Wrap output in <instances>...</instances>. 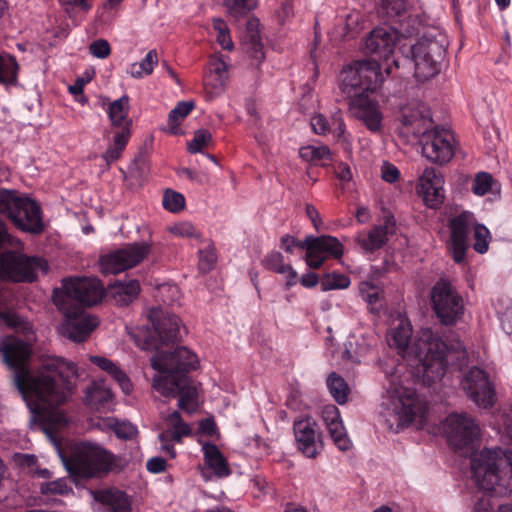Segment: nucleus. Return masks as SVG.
Returning a JSON list of instances; mask_svg holds the SVG:
<instances>
[{
  "mask_svg": "<svg viewBox=\"0 0 512 512\" xmlns=\"http://www.w3.org/2000/svg\"><path fill=\"white\" fill-rule=\"evenodd\" d=\"M59 2L70 17L79 13H87L92 8L91 0H59Z\"/></svg>",
  "mask_w": 512,
  "mask_h": 512,
  "instance_id": "680f3d73",
  "label": "nucleus"
},
{
  "mask_svg": "<svg viewBox=\"0 0 512 512\" xmlns=\"http://www.w3.org/2000/svg\"><path fill=\"white\" fill-rule=\"evenodd\" d=\"M305 262L314 269L320 268L328 258H340L344 253L343 244L333 236L307 237Z\"/></svg>",
  "mask_w": 512,
  "mask_h": 512,
  "instance_id": "6ab92c4d",
  "label": "nucleus"
},
{
  "mask_svg": "<svg viewBox=\"0 0 512 512\" xmlns=\"http://www.w3.org/2000/svg\"><path fill=\"white\" fill-rule=\"evenodd\" d=\"M471 477L479 489L506 495L512 492V450L495 447L475 452Z\"/></svg>",
  "mask_w": 512,
  "mask_h": 512,
  "instance_id": "20e7f679",
  "label": "nucleus"
},
{
  "mask_svg": "<svg viewBox=\"0 0 512 512\" xmlns=\"http://www.w3.org/2000/svg\"><path fill=\"white\" fill-rule=\"evenodd\" d=\"M461 388L480 408H490L495 403V390L487 373L478 368H471L461 381Z\"/></svg>",
  "mask_w": 512,
  "mask_h": 512,
  "instance_id": "a211bd4d",
  "label": "nucleus"
},
{
  "mask_svg": "<svg viewBox=\"0 0 512 512\" xmlns=\"http://www.w3.org/2000/svg\"><path fill=\"white\" fill-rule=\"evenodd\" d=\"M394 232V222L387 219L383 225H379L367 233H359L357 243L365 252H373L381 248L388 240V235Z\"/></svg>",
  "mask_w": 512,
  "mask_h": 512,
  "instance_id": "c756f323",
  "label": "nucleus"
},
{
  "mask_svg": "<svg viewBox=\"0 0 512 512\" xmlns=\"http://www.w3.org/2000/svg\"><path fill=\"white\" fill-rule=\"evenodd\" d=\"M442 431L447 441L455 449L472 445L480 436V427L467 413H451L442 423Z\"/></svg>",
  "mask_w": 512,
  "mask_h": 512,
  "instance_id": "2eb2a0df",
  "label": "nucleus"
},
{
  "mask_svg": "<svg viewBox=\"0 0 512 512\" xmlns=\"http://www.w3.org/2000/svg\"><path fill=\"white\" fill-rule=\"evenodd\" d=\"M412 325L404 315L395 317L386 333L389 347L397 350L407 362L409 371L403 365L385 368L388 384L382 396L380 416L387 427L395 432L411 424L421 426L427 412L426 403L410 385V375L424 385L440 381L447 368V347L430 328H422L412 339Z\"/></svg>",
  "mask_w": 512,
  "mask_h": 512,
  "instance_id": "f257e3e1",
  "label": "nucleus"
},
{
  "mask_svg": "<svg viewBox=\"0 0 512 512\" xmlns=\"http://www.w3.org/2000/svg\"><path fill=\"white\" fill-rule=\"evenodd\" d=\"M213 28L216 31V40L218 44L223 49L231 51L234 48V44L230 37L227 24L222 19L217 18L213 20Z\"/></svg>",
  "mask_w": 512,
  "mask_h": 512,
  "instance_id": "bf43d9fd",
  "label": "nucleus"
},
{
  "mask_svg": "<svg viewBox=\"0 0 512 512\" xmlns=\"http://www.w3.org/2000/svg\"><path fill=\"white\" fill-rule=\"evenodd\" d=\"M432 119L429 111L420 106L416 109H405L403 112L401 133L404 135H414L420 137V140L432 131Z\"/></svg>",
  "mask_w": 512,
  "mask_h": 512,
  "instance_id": "cd10ccee",
  "label": "nucleus"
},
{
  "mask_svg": "<svg viewBox=\"0 0 512 512\" xmlns=\"http://www.w3.org/2000/svg\"><path fill=\"white\" fill-rule=\"evenodd\" d=\"M444 177L433 167H426L418 178L416 192L428 208H438L445 199Z\"/></svg>",
  "mask_w": 512,
  "mask_h": 512,
  "instance_id": "412c9836",
  "label": "nucleus"
},
{
  "mask_svg": "<svg viewBox=\"0 0 512 512\" xmlns=\"http://www.w3.org/2000/svg\"><path fill=\"white\" fill-rule=\"evenodd\" d=\"M472 231L474 237V250L480 254L486 253L488 251L489 243L491 240L489 230L484 225L478 224L475 221V225H473Z\"/></svg>",
  "mask_w": 512,
  "mask_h": 512,
  "instance_id": "6e6d98bb",
  "label": "nucleus"
},
{
  "mask_svg": "<svg viewBox=\"0 0 512 512\" xmlns=\"http://www.w3.org/2000/svg\"><path fill=\"white\" fill-rule=\"evenodd\" d=\"M104 287L97 278H72L65 279L62 287L54 291L65 299L67 305H75L74 302L92 306L99 303L104 296Z\"/></svg>",
  "mask_w": 512,
  "mask_h": 512,
  "instance_id": "4468645a",
  "label": "nucleus"
},
{
  "mask_svg": "<svg viewBox=\"0 0 512 512\" xmlns=\"http://www.w3.org/2000/svg\"><path fill=\"white\" fill-rule=\"evenodd\" d=\"M503 331L512 338V299H501L497 308Z\"/></svg>",
  "mask_w": 512,
  "mask_h": 512,
  "instance_id": "4d7b16f0",
  "label": "nucleus"
},
{
  "mask_svg": "<svg viewBox=\"0 0 512 512\" xmlns=\"http://www.w3.org/2000/svg\"><path fill=\"white\" fill-rule=\"evenodd\" d=\"M322 419L334 442L341 451H347L352 447V442L347 434L338 408L327 405L322 409Z\"/></svg>",
  "mask_w": 512,
  "mask_h": 512,
  "instance_id": "c85d7f7f",
  "label": "nucleus"
},
{
  "mask_svg": "<svg viewBox=\"0 0 512 512\" xmlns=\"http://www.w3.org/2000/svg\"><path fill=\"white\" fill-rule=\"evenodd\" d=\"M259 26L260 24L258 19H251L247 24L249 33V44L247 46V50L251 53V57L256 64L262 63L265 59L263 45L259 37Z\"/></svg>",
  "mask_w": 512,
  "mask_h": 512,
  "instance_id": "79ce46f5",
  "label": "nucleus"
},
{
  "mask_svg": "<svg viewBox=\"0 0 512 512\" xmlns=\"http://www.w3.org/2000/svg\"><path fill=\"white\" fill-rule=\"evenodd\" d=\"M158 63V56L155 50H150L140 62L132 63L127 73L133 78H143L150 75Z\"/></svg>",
  "mask_w": 512,
  "mask_h": 512,
  "instance_id": "a18cd8bd",
  "label": "nucleus"
},
{
  "mask_svg": "<svg viewBox=\"0 0 512 512\" xmlns=\"http://www.w3.org/2000/svg\"><path fill=\"white\" fill-rule=\"evenodd\" d=\"M168 233L177 238L201 240L200 231L188 221H179L166 227Z\"/></svg>",
  "mask_w": 512,
  "mask_h": 512,
  "instance_id": "8fccbe9b",
  "label": "nucleus"
},
{
  "mask_svg": "<svg viewBox=\"0 0 512 512\" xmlns=\"http://www.w3.org/2000/svg\"><path fill=\"white\" fill-rule=\"evenodd\" d=\"M162 205L165 210L171 213H178L185 207V197L177 191L167 189L163 193Z\"/></svg>",
  "mask_w": 512,
  "mask_h": 512,
  "instance_id": "5fc2aeb1",
  "label": "nucleus"
},
{
  "mask_svg": "<svg viewBox=\"0 0 512 512\" xmlns=\"http://www.w3.org/2000/svg\"><path fill=\"white\" fill-rule=\"evenodd\" d=\"M496 425L499 433L512 442V409L507 408L497 416Z\"/></svg>",
  "mask_w": 512,
  "mask_h": 512,
  "instance_id": "0e129e2a",
  "label": "nucleus"
},
{
  "mask_svg": "<svg viewBox=\"0 0 512 512\" xmlns=\"http://www.w3.org/2000/svg\"><path fill=\"white\" fill-rule=\"evenodd\" d=\"M230 67L228 56L214 54L210 57L204 77V89L208 100H214L224 93L229 81Z\"/></svg>",
  "mask_w": 512,
  "mask_h": 512,
  "instance_id": "aec40b11",
  "label": "nucleus"
},
{
  "mask_svg": "<svg viewBox=\"0 0 512 512\" xmlns=\"http://www.w3.org/2000/svg\"><path fill=\"white\" fill-rule=\"evenodd\" d=\"M198 441L202 445L203 452V478L210 480L212 477L224 478L229 476L231 473L230 467L219 448L214 444L202 442L201 439Z\"/></svg>",
  "mask_w": 512,
  "mask_h": 512,
  "instance_id": "a878e982",
  "label": "nucleus"
},
{
  "mask_svg": "<svg viewBox=\"0 0 512 512\" xmlns=\"http://www.w3.org/2000/svg\"><path fill=\"white\" fill-rule=\"evenodd\" d=\"M129 138L130 130L128 127L122 128L121 131L114 135L112 143L102 155V158L108 165L120 158Z\"/></svg>",
  "mask_w": 512,
  "mask_h": 512,
  "instance_id": "a19ab883",
  "label": "nucleus"
},
{
  "mask_svg": "<svg viewBox=\"0 0 512 512\" xmlns=\"http://www.w3.org/2000/svg\"><path fill=\"white\" fill-rule=\"evenodd\" d=\"M431 302L435 314L445 325L455 324L464 314L462 297L447 281L440 280L433 286Z\"/></svg>",
  "mask_w": 512,
  "mask_h": 512,
  "instance_id": "f8f14e48",
  "label": "nucleus"
},
{
  "mask_svg": "<svg viewBox=\"0 0 512 512\" xmlns=\"http://www.w3.org/2000/svg\"><path fill=\"white\" fill-rule=\"evenodd\" d=\"M350 111L369 131L373 133L381 131L384 116L377 100L360 93L351 100Z\"/></svg>",
  "mask_w": 512,
  "mask_h": 512,
  "instance_id": "5701e85b",
  "label": "nucleus"
},
{
  "mask_svg": "<svg viewBox=\"0 0 512 512\" xmlns=\"http://www.w3.org/2000/svg\"><path fill=\"white\" fill-rule=\"evenodd\" d=\"M350 278L341 273L331 272L323 276L320 281L322 291L346 289L350 286Z\"/></svg>",
  "mask_w": 512,
  "mask_h": 512,
  "instance_id": "864d4df0",
  "label": "nucleus"
},
{
  "mask_svg": "<svg viewBox=\"0 0 512 512\" xmlns=\"http://www.w3.org/2000/svg\"><path fill=\"white\" fill-rule=\"evenodd\" d=\"M359 294L368 304L372 312H378L381 308L382 290L371 281H362L359 284Z\"/></svg>",
  "mask_w": 512,
  "mask_h": 512,
  "instance_id": "49530a36",
  "label": "nucleus"
},
{
  "mask_svg": "<svg viewBox=\"0 0 512 512\" xmlns=\"http://www.w3.org/2000/svg\"><path fill=\"white\" fill-rule=\"evenodd\" d=\"M18 64L13 56L0 53V83L11 84L16 81Z\"/></svg>",
  "mask_w": 512,
  "mask_h": 512,
  "instance_id": "09e8293b",
  "label": "nucleus"
},
{
  "mask_svg": "<svg viewBox=\"0 0 512 512\" xmlns=\"http://www.w3.org/2000/svg\"><path fill=\"white\" fill-rule=\"evenodd\" d=\"M152 242L128 244L100 258V270L105 274H117L140 264L151 252Z\"/></svg>",
  "mask_w": 512,
  "mask_h": 512,
  "instance_id": "ddd939ff",
  "label": "nucleus"
},
{
  "mask_svg": "<svg viewBox=\"0 0 512 512\" xmlns=\"http://www.w3.org/2000/svg\"><path fill=\"white\" fill-rule=\"evenodd\" d=\"M162 427L164 430L158 436L161 442L160 449L171 458H175L176 452L172 440L180 442L183 437L191 434L192 429L182 420L177 411H172L163 416Z\"/></svg>",
  "mask_w": 512,
  "mask_h": 512,
  "instance_id": "b1692460",
  "label": "nucleus"
},
{
  "mask_svg": "<svg viewBox=\"0 0 512 512\" xmlns=\"http://www.w3.org/2000/svg\"><path fill=\"white\" fill-rule=\"evenodd\" d=\"M193 101H180L169 112L166 131L171 135L182 134L181 124L194 109Z\"/></svg>",
  "mask_w": 512,
  "mask_h": 512,
  "instance_id": "4c0bfd02",
  "label": "nucleus"
},
{
  "mask_svg": "<svg viewBox=\"0 0 512 512\" xmlns=\"http://www.w3.org/2000/svg\"><path fill=\"white\" fill-rule=\"evenodd\" d=\"M406 10V0H378L377 2V12L382 17H401Z\"/></svg>",
  "mask_w": 512,
  "mask_h": 512,
  "instance_id": "3c124183",
  "label": "nucleus"
},
{
  "mask_svg": "<svg viewBox=\"0 0 512 512\" xmlns=\"http://www.w3.org/2000/svg\"><path fill=\"white\" fill-rule=\"evenodd\" d=\"M103 428H109L115 432L117 437L130 440L137 436L138 430L135 425L127 421H120L114 417L103 420Z\"/></svg>",
  "mask_w": 512,
  "mask_h": 512,
  "instance_id": "de8ad7c7",
  "label": "nucleus"
},
{
  "mask_svg": "<svg viewBox=\"0 0 512 512\" xmlns=\"http://www.w3.org/2000/svg\"><path fill=\"white\" fill-rule=\"evenodd\" d=\"M370 350L371 344L365 337L351 335L343 344V348L340 351V357L348 362L359 363L370 352Z\"/></svg>",
  "mask_w": 512,
  "mask_h": 512,
  "instance_id": "c9c22d12",
  "label": "nucleus"
},
{
  "mask_svg": "<svg viewBox=\"0 0 512 512\" xmlns=\"http://www.w3.org/2000/svg\"><path fill=\"white\" fill-rule=\"evenodd\" d=\"M129 97L123 95L109 104L108 116L113 126L128 127Z\"/></svg>",
  "mask_w": 512,
  "mask_h": 512,
  "instance_id": "ea45409f",
  "label": "nucleus"
},
{
  "mask_svg": "<svg viewBox=\"0 0 512 512\" xmlns=\"http://www.w3.org/2000/svg\"><path fill=\"white\" fill-rule=\"evenodd\" d=\"M40 490L44 495H65L72 491L64 479L44 483L41 485Z\"/></svg>",
  "mask_w": 512,
  "mask_h": 512,
  "instance_id": "69168bd1",
  "label": "nucleus"
},
{
  "mask_svg": "<svg viewBox=\"0 0 512 512\" xmlns=\"http://www.w3.org/2000/svg\"><path fill=\"white\" fill-rule=\"evenodd\" d=\"M473 512H512V503L499 505L495 509L492 499L484 495L474 504Z\"/></svg>",
  "mask_w": 512,
  "mask_h": 512,
  "instance_id": "052dcab7",
  "label": "nucleus"
},
{
  "mask_svg": "<svg viewBox=\"0 0 512 512\" xmlns=\"http://www.w3.org/2000/svg\"><path fill=\"white\" fill-rule=\"evenodd\" d=\"M56 448L66 470L73 476L88 478L121 468L118 458L96 443H75L71 445L69 455Z\"/></svg>",
  "mask_w": 512,
  "mask_h": 512,
  "instance_id": "423d86ee",
  "label": "nucleus"
},
{
  "mask_svg": "<svg viewBox=\"0 0 512 512\" xmlns=\"http://www.w3.org/2000/svg\"><path fill=\"white\" fill-rule=\"evenodd\" d=\"M381 179L387 183H395L401 177L400 170L392 163L383 161L380 166Z\"/></svg>",
  "mask_w": 512,
  "mask_h": 512,
  "instance_id": "774afa93",
  "label": "nucleus"
},
{
  "mask_svg": "<svg viewBox=\"0 0 512 512\" xmlns=\"http://www.w3.org/2000/svg\"><path fill=\"white\" fill-rule=\"evenodd\" d=\"M145 317L146 324L126 326L128 335L140 349L155 350L182 337L184 328L181 320L168 310L151 307Z\"/></svg>",
  "mask_w": 512,
  "mask_h": 512,
  "instance_id": "39448f33",
  "label": "nucleus"
},
{
  "mask_svg": "<svg viewBox=\"0 0 512 512\" xmlns=\"http://www.w3.org/2000/svg\"><path fill=\"white\" fill-rule=\"evenodd\" d=\"M447 41L444 36L439 38L423 37L411 47L415 66V77L426 81L436 76L445 57Z\"/></svg>",
  "mask_w": 512,
  "mask_h": 512,
  "instance_id": "1a4fd4ad",
  "label": "nucleus"
},
{
  "mask_svg": "<svg viewBox=\"0 0 512 512\" xmlns=\"http://www.w3.org/2000/svg\"><path fill=\"white\" fill-rule=\"evenodd\" d=\"M89 53L98 59H105L111 53V47L107 40L105 39H97L93 41L89 47Z\"/></svg>",
  "mask_w": 512,
  "mask_h": 512,
  "instance_id": "338daca9",
  "label": "nucleus"
},
{
  "mask_svg": "<svg viewBox=\"0 0 512 512\" xmlns=\"http://www.w3.org/2000/svg\"><path fill=\"white\" fill-rule=\"evenodd\" d=\"M364 28V17L356 9L341 11L335 19V24L330 32L331 38L340 41L355 37Z\"/></svg>",
  "mask_w": 512,
  "mask_h": 512,
  "instance_id": "bb28decb",
  "label": "nucleus"
},
{
  "mask_svg": "<svg viewBox=\"0 0 512 512\" xmlns=\"http://www.w3.org/2000/svg\"><path fill=\"white\" fill-rule=\"evenodd\" d=\"M89 360L97 368L106 372L119 385L123 393L129 395L133 390V385L127 374L111 359L101 355H90Z\"/></svg>",
  "mask_w": 512,
  "mask_h": 512,
  "instance_id": "7c9ffc66",
  "label": "nucleus"
},
{
  "mask_svg": "<svg viewBox=\"0 0 512 512\" xmlns=\"http://www.w3.org/2000/svg\"><path fill=\"white\" fill-rule=\"evenodd\" d=\"M20 196L16 191L0 189V213L6 214L10 218Z\"/></svg>",
  "mask_w": 512,
  "mask_h": 512,
  "instance_id": "e2e57ef3",
  "label": "nucleus"
},
{
  "mask_svg": "<svg viewBox=\"0 0 512 512\" xmlns=\"http://www.w3.org/2000/svg\"><path fill=\"white\" fill-rule=\"evenodd\" d=\"M300 157L310 163L326 165L332 160L330 149L326 145H307L299 149Z\"/></svg>",
  "mask_w": 512,
  "mask_h": 512,
  "instance_id": "c03bdc74",
  "label": "nucleus"
},
{
  "mask_svg": "<svg viewBox=\"0 0 512 512\" xmlns=\"http://www.w3.org/2000/svg\"><path fill=\"white\" fill-rule=\"evenodd\" d=\"M212 143V134L206 129L197 130L193 138L187 143V150L192 153H202L204 148Z\"/></svg>",
  "mask_w": 512,
  "mask_h": 512,
  "instance_id": "13d9d810",
  "label": "nucleus"
},
{
  "mask_svg": "<svg viewBox=\"0 0 512 512\" xmlns=\"http://www.w3.org/2000/svg\"><path fill=\"white\" fill-rule=\"evenodd\" d=\"M10 220L18 229L29 233L38 234L44 228L39 205L23 195L16 202Z\"/></svg>",
  "mask_w": 512,
  "mask_h": 512,
  "instance_id": "4be33fe9",
  "label": "nucleus"
},
{
  "mask_svg": "<svg viewBox=\"0 0 512 512\" xmlns=\"http://www.w3.org/2000/svg\"><path fill=\"white\" fill-rule=\"evenodd\" d=\"M294 434L297 448L309 458L316 457L322 449L320 434L316 429V422L311 418H304L294 423Z\"/></svg>",
  "mask_w": 512,
  "mask_h": 512,
  "instance_id": "393cba45",
  "label": "nucleus"
},
{
  "mask_svg": "<svg viewBox=\"0 0 512 512\" xmlns=\"http://www.w3.org/2000/svg\"><path fill=\"white\" fill-rule=\"evenodd\" d=\"M112 399L111 389L103 379L93 381L85 392L86 403L96 410L104 408Z\"/></svg>",
  "mask_w": 512,
  "mask_h": 512,
  "instance_id": "f704fd0d",
  "label": "nucleus"
},
{
  "mask_svg": "<svg viewBox=\"0 0 512 512\" xmlns=\"http://www.w3.org/2000/svg\"><path fill=\"white\" fill-rule=\"evenodd\" d=\"M107 293L117 304L128 305L140 293V284L134 279L116 281L108 286Z\"/></svg>",
  "mask_w": 512,
  "mask_h": 512,
  "instance_id": "473e14b6",
  "label": "nucleus"
},
{
  "mask_svg": "<svg viewBox=\"0 0 512 512\" xmlns=\"http://www.w3.org/2000/svg\"><path fill=\"white\" fill-rule=\"evenodd\" d=\"M13 239L7 232L6 226L0 221V247L6 244H12ZM5 325L11 328H21V330L27 334L32 332V327L28 322L22 321V319L11 310L3 307L0 302V326Z\"/></svg>",
  "mask_w": 512,
  "mask_h": 512,
  "instance_id": "2f4dec72",
  "label": "nucleus"
},
{
  "mask_svg": "<svg viewBox=\"0 0 512 512\" xmlns=\"http://www.w3.org/2000/svg\"><path fill=\"white\" fill-rule=\"evenodd\" d=\"M387 76L376 60H353L342 67L338 76V88L347 96L373 93L382 86Z\"/></svg>",
  "mask_w": 512,
  "mask_h": 512,
  "instance_id": "0eeeda50",
  "label": "nucleus"
},
{
  "mask_svg": "<svg viewBox=\"0 0 512 512\" xmlns=\"http://www.w3.org/2000/svg\"><path fill=\"white\" fill-rule=\"evenodd\" d=\"M157 374L153 388L165 397L179 396V407L193 413L199 407L198 385L185 375L200 366L197 354L187 347H178L170 353H158L151 358Z\"/></svg>",
  "mask_w": 512,
  "mask_h": 512,
  "instance_id": "7ed1b4c3",
  "label": "nucleus"
},
{
  "mask_svg": "<svg viewBox=\"0 0 512 512\" xmlns=\"http://www.w3.org/2000/svg\"><path fill=\"white\" fill-rule=\"evenodd\" d=\"M92 494L97 502L103 504L112 511L121 512L127 510L129 507L126 495L119 490H102L92 492Z\"/></svg>",
  "mask_w": 512,
  "mask_h": 512,
  "instance_id": "e433bc0d",
  "label": "nucleus"
},
{
  "mask_svg": "<svg viewBox=\"0 0 512 512\" xmlns=\"http://www.w3.org/2000/svg\"><path fill=\"white\" fill-rule=\"evenodd\" d=\"M32 337L22 341L14 336L0 338V353L4 363L14 372L13 383L21 394L34 420L59 428L68 423L60 405L68 400L71 381L78 376L77 366L56 356L41 360L37 370L27 368L31 356Z\"/></svg>",
  "mask_w": 512,
  "mask_h": 512,
  "instance_id": "f03ea898",
  "label": "nucleus"
},
{
  "mask_svg": "<svg viewBox=\"0 0 512 512\" xmlns=\"http://www.w3.org/2000/svg\"><path fill=\"white\" fill-rule=\"evenodd\" d=\"M48 264L40 257L19 252L0 253V278L12 282H32L38 272L46 273Z\"/></svg>",
  "mask_w": 512,
  "mask_h": 512,
  "instance_id": "9b49d317",
  "label": "nucleus"
},
{
  "mask_svg": "<svg viewBox=\"0 0 512 512\" xmlns=\"http://www.w3.org/2000/svg\"><path fill=\"white\" fill-rule=\"evenodd\" d=\"M310 125L316 134L332 133L337 139H341L345 132V124L340 113L333 114L330 119L322 114H316L311 118Z\"/></svg>",
  "mask_w": 512,
  "mask_h": 512,
  "instance_id": "72a5a7b5",
  "label": "nucleus"
},
{
  "mask_svg": "<svg viewBox=\"0 0 512 512\" xmlns=\"http://www.w3.org/2000/svg\"><path fill=\"white\" fill-rule=\"evenodd\" d=\"M258 2V0H223L222 5L229 17L239 20L255 10Z\"/></svg>",
  "mask_w": 512,
  "mask_h": 512,
  "instance_id": "37998d69",
  "label": "nucleus"
},
{
  "mask_svg": "<svg viewBox=\"0 0 512 512\" xmlns=\"http://www.w3.org/2000/svg\"><path fill=\"white\" fill-rule=\"evenodd\" d=\"M327 386L337 403H346L348 399L349 388L342 377L336 373H331L327 378Z\"/></svg>",
  "mask_w": 512,
  "mask_h": 512,
  "instance_id": "603ef678",
  "label": "nucleus"
},
{
  "mask_svg": "<svg viewBox=\"0 0 512 512\" xmlns=\"http://www.w3.org/2000/svg\"><path fill=\"white\" fill-rule=\"evenodd\" d=\"M53 301L64 315V321L58 326L61 336L74 342H82L98 326L99 321L95 316L76 305H67L60 294L53 295Z\"/></svg>",
  "mask_w": 512,
  "mask_h": 512,
  "instance_id": "9d476101",
  "label": "nucleus"
},
{
  "mask_svg": "<svg viewBox=\"0 0 512 512\" xmlns=\"http://www.w3.org/2000/svg\"><path fill=\"white\" fill-rule=\"evenodd\" d=\"M470 189L479 197L500 194V185L487 172H478L471 181Z\"/></svg>",
  "mask_w": 512,
  "mask_h": 512,
  "instance_id": "58836bf2",
  "label": "nucleus"
},
{
  "mask_svg": "<svg viewBox=\"0 0 512 512\" xmlns=\"http://www.w3.org/2000/svg\"><path fill=\"white\" fill-rule=\"evenodd\" d=\"M422 155L430 162L443 165L452 160L456 140L453 133L442 127H435L420 140Z\"/></svg>",
  "mask_w": 512,
  "mask_h": 512,
  "instance_id": "dca6fc26",
  "label": "nucleus"
},
{
  "mask_svg": "<svg viewBox=\"0 0 512 512\" xmlns=\"http://www.w3.org/2000/svg\"><path fill=\"white\" fill-rule=\"evenodd\" d=\"M475 225L471 212L463 211L449 220V238L447 248L456 263H464L469 248L468 236Z\"/></svg>",
  "mask_w": 512,
  "mask_h": 512,
  "instance_id": "f3484780",
  "label": "nucleus"
},
{
  "mask_svg": "<svg viewBox=\"0 0 512 512\" xmlns=\"http://www.w3.org/2000/svg\"><path fill=\"white\" fill-rule=\"evenodd\" d=\"M410 47L408 37L392 27H376L365 38L363 49L381 59V66L386 75L398 68L397 53H406Z\"/></svg>",
  "mask_w": 512,
  "mask_h": 512,
  "instance_id": "6e6552de",
  "label": "nucleus"
}]
</instances>
